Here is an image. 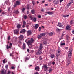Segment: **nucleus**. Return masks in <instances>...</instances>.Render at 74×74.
Here are the masks:
<instances>
[{"mask_svg":"<svg viewBox=\"0 0 74 74\" xmlns=\"http://www.w3.org/2000/svg\"><path fill=\"white\" fill-rule=\"evenodd\" d=\"M43 47L42 46V45L40 44V46L38 50V51L36 53V54L37 55H39L40 54H41V53H42V48Z\"/></svg>","mask_w":74,"mask_h":74,"instance_id":"1","label":"nucleus"},{"mask_svg":"<svg viewBox=\"0 0 74 74\" xmlns=\"http://www.w3.org/2000/svg\"><path fill=\"white\" fill-rule=\"evenodd\" d=\"M34 41V40L33 38H31L30 40H29L27 42V44L28 45V46L29 48H31L32 47V43Z\"/></svg>","mask_w":74,"mask_h":74,"instance_id":"2","label":"nucleus"},{"mask_svg":"<svg viewBox=\"0 0 74 74\" xmlns=\"http://www.w3.org/2000/svg\"><path fill=\"white\" fill-rule=\"evenodd\" d=\"M73 51V49L72 48H70L69 51H68V56L69 58H70L72 56V51Z\"/></svg>","mask_w":74,"mask_h":74,"instance_id":"3","label":"nucleus"},{"mask_svg":"<svg viewBox=\"0 0 74 74\" xmlns=\"http://www.w3.org/2000/svg\"><path fill=\"white\" fill-rule=\"evenodd\" d=\"M17 27L18 28V30H17L16 29L14 31V33L15 34H17V33H18V32H19V29H19L20 27H21V25L19 24H18L17 25Z\"/></svg>","mask_w":74,"mask_h":74,"instance_id":"4","label":"nucleus"},{"mask_svg":"<svg viewBox=\"0 0 74 74\" xmlns=\"http://www.w3.org/2000/svg\"><path fill=\"white\" fill-rule=\"evenodd\" d=\"M30 18L31 19V20H33V21H34V22H36V21L37 20V19L36 17H34L33 18L32 17V16H30Z\"/></svg>","mask_w":74,"mask_h":74,"instance_id":"5","label":"nucleus"},{"mask_svg":"<svg viewBox=\"0 0 74 74\" xmlns=\"http://www.w3.org/2000/svg\"><path fill=\"white\" fill-rule=\"evenodd\" d=\"M1 74H6V71L4 70H2L0 71Z\"/></svg>","mask_w":74,"mask_h":74,"instance_id":"6","label":"nucleus"},{"mask_svg":"<svg viewBox=\"0 0 74 74\" xmlns=\"http://www.w3.org/2000/svg\"><path fill=\"white\" fill-rule=\"evenodd\" d=\"M53 3L55 4H56L59 3V1H58V0H54L53 1Z\"/></svg>","mask_w":74,"mask_h":74,"instance_id":"7","label":"nucleus"},{"mask_svg":"<svg viewBox=\"0 0 74 74\" xmlns=\"http://www.w3.org/2000/svg\"><path fill=\"white\" fill-rule=\"evenodd\" d=\"M57 26H59L60 27H63V25H62V24L59 22L58 23V24L57 25Z\"/></svg>","mask_w":74,"mask_h":74,"instance_id":"8","label":"nucleus"},{"mask_svg":"<svg viewBox=\"0 0 74 74\" xmlns=\"http://www.w3.org/2000/svg\"><path fill=\"white\" fill-rule=\"evenodd\" d=\"M61 53V51H60V50L59 49L58 51V53H57L56 55L57 56H58V55H59L60 53Z\"/></svg>","mask_w":74,"mask_h":74,"instance_id":"9","label":"nucleus"},{"mask_svg":"<svg viewBox=\"0 0 74 74\" xmlns=\"http://www.w3.org/2000/svg\"><path fill=\"white\" fill-rule=\"evenodd\" d=\"M40 68L39 66H36L35 68V70L36 71H39L40 70Z\"/></svg>","mask_w":74,"mask_h":74,"instance_id":"10","label":"nucleus"},{"mask_svg":"<svg viewBox=\"0 0 74 74\" xmlns=\"http://www.w3.org/2000/svg\"><path fill=\"white\" fill-rule=\"evenodd\" d=\"M26 25V21H24L23 22V25L22 26L23 27H25V25Z\"/></svg>","mask_w":74,"mask_h":74,"instance_id":"11","label":"nucleus"},{"mask_svg":"<svg viewBox=\"0 0 74 74\" xmlns=\"http://www.w3.org/2000/svg\"><path fill=\"white\" fill-rule=\"evenodd\" d=\"M47 13L48 14V15H52V14H53V12L49 11L47 12Z\"/></svg>","mask_w":74,"mask_h":74,"instance_id":"12","label":"nucleus"},{"mask_svg":"<svg viewBox=\"0 0 74 74\" xmlns=\"http://www.w3.org/2000/svg\"><path fill=\"white\" fill-rule=\"evenodd\" d=\"M39 27V25L38 24H36L35 25V29H37L38 27Z\"/></svg>","mask_w":74,"mask_h":74,"instance_id":"13","label":"nucleus"},{"mask_svg":"<svg viewBox=\"0 0 74 74\" xmlns=\"http://www.w3.org/2000/svg\"><path fill=\"white\" fill-rule=\"evenodd\" d=\"M31 34V31H28L27 32V35L28 36L30 35Z\"/></svg>","mask_w":74,"mask_h":74,"instance_id":"14","label":"nucleus"},{"mask_svg":"<svg viewBox=\"0 0 74 74\" xmlns=\"http://www.w3.org/2000/svg\"><path fill=\"white\" fill-rule=\"evenodd\" d=\"M26 48V45L25 43L23 44V49H25Z\"/></svg>","mask_w":74,"mask_h":74,"instance_id":"15","label":"nucleus"},{"mask_svg":"<svg viewBox=\"0 0 74 74\" xmlns=\"http://www.w3.org/2000/svg\"><path fill=\"white\" fill-rule=\"evenodd\" d=\"M48 67H47V65H44L43 66V69H48Z\"/></svg>","mask_w":74,"mask_h":74,"instance_id":"16","label":"nucleus"},{"mask_svg":"<svg viewBox=\"0 0 74 74\" xmlns=\"http://www.w3.org/2000/svg\"><path fill=\"white\" fill-rule=\"evenodd\" d=\"M70 28V26H67L66 27V30H69V29Z\"/></svg>","mask_w":74,"mask_h":74,"instance_id":"17","label":"nucleus"},{"mask_svg":"<svg viewBox=\"0 0 74 74\" xmlns=\"http://www.w3.org/2000/svg\"><path fill=\"white\" fill-rule=\"evenodd\" d=\"M14 13H15V14H18L19 11L18 10L14 11Z\"/></svg>","mask_w":74,"mask_h":74,"instance_id":"18","label":"nucleus"},{"mask_svg":"<svg viewBox=\"0 0 74 74\" xmlns=\"http://www.w3.org/2000/svg\"><path fill=\"white\" fill-rule=\"evenodd\" d=\"M40 36H42H42H45V33H42L41 34H40Z\"/></svg>","mask_w":74,"mask_h":74,"instance_id":"19","label":"nucleus"},{"mask_svg":"<svg viewBox=\"0 0 74 74\" xmlns=\"http://www.w3.org/2000/svg\"><path fill=\"white\" fill-rule=\"evenodd\" d=\"M25 29H23L20 31L21 33H25Z\"/></svg>","mask_w":74,"mask_h":74,"instance_id":"20","label":"nucleus"},{"mask_svg":"<svg viewBox=\"0 0 74 74\" xmlns=\"http://www.w3.org/2000/svg\"><path fill=\"white\" fill-rule=\"evenodd\" d=\"M71 3H72V2H71V1H70V3H68V6H70L71 4Z\"/></svg>","mask_w":74,"mask_h":74,"instance_id":"21","label":"nucleus"},{"mask_svg":"<svg viewBox=\"0 0 74 74\" xmlns=\"http://www.w3.org/2000/svg\"><path fill=\"white\" fill-rule=\"evenodd\" d=\"M48 42V41H46V40H45L44 41V42L43 43L44 44V45H46V44Z\"/></svg>","mask_w":74,"mask_h":74,"instance_id":"22","label":"nucleus"},{"mask_svg":"<svg viewBox=\"0 0 74 74\" xmlns=\"http://www.w3.org/2000/svg\"><path fill=\"white\" fill-rule=\"evenodd\" d=\"M49 34L50 36H53V32H51L49 33Z\"/></svg>","mask_w":74,"mask_h":74,"instance_id":"23","label":"nucleus"},{"mask_svg":"<svg viewBox=\"0 0 74 74\" xmlns=\"http://www.w3.org/2000/svg\"><path fill=\"white\" fill-rule=\"evenodd\" d=\"M20 1H17L16 2L17 5H20Z\"/></svg>","mask_w":74,"mask_h":74,"instance_id":"24","label":"nucleus"},{"mask_svg":"<svg viewBox=\"0 0 74 74\" xmlns=\"http://www.w3.org/2000/svg\"><path fill=\"white\" fill-rule=\"evenodd\" d=\"M23 38V36L22 35H21L19 37V39H21L20 38Z\"/></svg>","mask_w":74,"mask_h":74,"instance_id":"25","label":"nucleus"},{"mask_svg":"<svg viewBox=\"0 0 74 74\" xmlns=\"http://www.w3.org/2000/svg\"><path fill=\"white\" fill-rule=\"evenodd\" d=\"M62 34H63V35H65V34H66V32L65 31H63L62 32Z\"/></svg>","mask_w":74,"mask_h":74,"instance_id":"26","label":"nucleus"},{"mask_svg":"<svg viewBox=\"0 0 74 74\" xmlns=\"http://www.w3.org/2000/svg\"><path fill=\"white\" fill-rule=\"evenodd\" d=\"M69 15H64L63 16V17H64V18L69 17Z\"/></svg>","mask_w":74,"mask_h":74,"instance_id":"27","label":"nucleus"},{"mask_svg":"<svg viewBox=\"0 0 74 74\" xmlns=\"http://www.w3.org/2000/svg\"><path fill=\"white\" fill-rule=\"evenodd\" d=\"M60 45H65V43H63L62 42H61L60 43Z\"/></svg>","mask_w":74,"mask_h":74,"instance_id":"28","label":"nucleus"},{"mask_svg":"<svg viewBox=\"0 0 74 74\" xmlns=\"http://www.w3.org/2000/svg\"><path fill=\"white\" fill-rule=\"evenodd\" d=\"M73 23H74V21H73V20H72L71 21V22H70L71 25H72L73 24Z\"/></svg>","mask_w":74,"mask_h":74,"instance_id":"29","label":"nucleus"},{"mask_svg":"<svg viewBox=\"0 0 74 74\" xmlns=\"http://www.w3.org/2000/svg\"><path fill=\"white\" fill-rule=\"evenodd\" d=\"M66 38H67V40H70V37L69 36H66Z\"/></svg>","mask_w":74,"mask_h":74,"instance_id":"30","label":"nucleus"},{"mask_svg":"<svg viewBox=\"0 0 74 74\" xmlns=\"http://www.w3.org/2000/svg\"><path fill=\"white\" fill-rule=\"evenodd\" d=\"M11 46H8V45H7V46L6 47L7 49H8L9 48H11Z\"/></svg>","mask_w":74,"mask_h":74,"instance_id":"31","label":"nucleus"},{"mask_svg":"<svg viewBox=\"0 0 74 74\" xmlns=\"http://www.w3.org/2000/svg\"><path fill=\"white\" fill-rule=\"evenodd\" d=\"M31 11L32 12V14H34V12H35V11H34V10H32Z\"/></svg>","mask_w":74,"mask_h":74,"instance_id":"32","label":"nucleus"},{"mask_svg":"<svg viewBox=\"0 0 74 74\" xmlns=\"http://www.w3.org/2000/svg\"><path fill=\"white\" fill-rule=\"evenodd\" d=\"M38 38H39V39H40V38H42V36H41V35H39L38 36Z\"/></svg>","mask_w":74,"mask_h":74,"instance_id":"33","label":"nucleus"},{"mask_svg":"<svg viewBox=\"0 0 74 74\" xmlns=\"http://www.w3.org/2000/svg\"><path fill=\"white\" fill-rule=\"evenodd\" d=\"M54 57H55V56L54 55L52 54L51 56V58H54Z\"/></svg>","mask_w":74,"mask_h":74,"instance_id":"34","label":"nucleus"},{"mask_svg":"<svg viewBox=\"0 0 74 74\" xmlns=\"http://www.w3.org/2000/svg\"><path fill=\"white\" fill-rule=\"evenodd\" d=\"M25 8H24L22 9V12H24V11H25Z\"/></svg>","mask_w":74,"mask_h":74,"instance_id":"35","label":"nucleus"},{"mask_svg":"<svg viewBox=\"0 0 74 74\" xmlns=\"http://www.w3.org/2000/svg\"><path fill=\"white\" fill-rule=\"evenodd\" d=\"M52 69H50L49 70V73H51V72H52Z\"/></svg>","mask_w":74,"mask_h":74,"instance_id":"36","label":"nucleus"},{"mask_svg":"<svg viewBox=\"0 0 74 74\" xmlns=\"http://www.w3.org/2000/svg\"><path fill=\"white\" fill-rule=\"evenodd\" d=\"M24 18L25 19H26V18H27V16H26V15H25L24 16Z\"/></svg>","mask_w":74,"mask_h":74,"instance_id":"37","label":"nucleus"},{"mask_svg":"<svg viewBox=\"0 0 74 74\" xmlns=\"http://www.w3.org/2000/svg\"><path fill=\"white\" fill-rule=\"evenodd\" d=\"M8 65H6L5 66V67L6 69H8Z\"/></svg>","mask_w":74,"mask_h":74,"instance_id":"38","label":"nucleus"},{"mask_svg":"<svg viewBox=\"0 0 74 74\" xmlns=\"http://www.w3.org/2000/svg\"><path fill=\"white\" fill-rule=\"evenodd\" d=\"M69 74H74V73L72 72H70L69 73Z\"/></svg>","mask_w":74,"mask_h":74,"instance_id":"39","label":"nucleus"},{"mask_svg":"<svg viewBox=\"0 0 74 74\" xmlns=\"http://www.w3.org/2000/svg\"><path fill=\"white\" fill-rule=\"evenodd\" d=\"M38 17L39 18H41V15H39L38 16Z\"/></svg>","mask_w":74,"mask_h":74,"instance_id":"40","label":"nucleus"},{"mask_svg":"<svg viewBox=\"0 0 74 74\" xmlns=\"http://www.w3.org/2000/svg\"><path fill=\"white\" fill-rule=\"evenodd\" d=\"M11 69H12L14 70V69H15V67H14V66H12L11 67Z\"/></svg>","mask_w":74,"mask_h":74,"instance_id":"41","label":"nucleus"},{"mask_svg":"<svg viewBox=\"0 0 74 74\" xmlns=\"http://www.w3.org/2000/svg\"><path fill=\"white\" fill-rule=\"evenodd\" d=\"M34 74H39V73H38V72H36L34 73Z\"/></svg>","mask_w":74,"mask_h":74,"instance_id":"42","label":"nucleus"},{"mask_svg":"<svg viewBox=\"0 0 74 74\" xmlns=\"http://www.w3.org/2000/svg\"><path fill=\"white\" fill-rule=\"evenodd\" d=\"M32 4L33 5H34V4H35V2H34V1H32Z\"/></svg>","mask_w":74,"mask_h":74,"instance_id":"43","label":"nucleus"},{"mask_svg":"<svg viewBox=\"0 0 74 74\" xmlns=\"http://www.w3.org/2000/svg\"><path fill=\"white\" fill-rule=\"evenodd\" d=\"M5 59H4L3 60V63H5Z\"/></svg>","mask_w":74,"mask_h":74,"instance_id":"44","label":"nucleus"},{"mask_svg":"<svg viewBox=\"0 0 74 74\" xmlns=\"http://www.w3.org/2000/svg\"><path fill=\"white\" fill-rule=\"evenodd\" d=\"M63 1V0H60V3H62Z\"/></svg>","mask_w":74,"mask_h":74,"instance_id":"45","label":"nucleus"},{"mask_svg":"<svg viewBox=\"0 0 74 74\" xmlns=\"http://www.w3.org/2000/svg\"><path fill=\"white\" fill-rule=\"evenodd\" d=\"M62 39H63V37H61L60 38V40H62Z\"/></svg>","mask_w":74,"mask_h":74,"instance_id":"46","label":"nucleus"},{"mask_svg":"<svg viewBox=\"0 0 74 74\" xmlns=\"http://www.w3.org/2000/svg\"><path fill=\"white\" fill-rule=\"evenodd\" d=\"M52 0H48V1L49 2H51V1H52Z\"/></svg>","mask_w":74,"mask_h":74,"instance_id":"47","label":"nucleus"},{"mask_svg":"<svg viewBox=\"0 0 74 74\" xmlns=\"http://www.w3.org/2000/svg\"><path fill=\"white\" fill-rule=\"evenodd\" d=\"M26 8H27L28 9H29V5L27 6Z\"/></svg>","mask_w":74,"mask_h":74,"instance_id":"48","label":"nucleus"},{"mask_svg":"<svg viewBox=\"0 0 74 74\" xmlns=\"http://www.w3.org/2000/svg\"><path fill=\"white\" fill-rule=\"evenodd\" d=\"M10 71H8L7 74H10Z\"/></svg>","mask_w":74,"mask_h":74,"instance_id":"49","label":"nucleus"},{"mask_svg":"<svg viewBox=\"0 0 74 74\" xmlns=\"http://www.w3.org/2000/svg\"><path fill=\"white\" fill-rule=\"evenodd\" d=\"M41 27H39V31H41Z\"/></svg>","mask_w":74,"mask_h":74,"instance_id":"50","label":"nucleus"},{"mask_svg":"<svg viewBox=\"0 0 74 74\" xmlns=\"http://www.w3.org/2000/svg\"><path fill=\"white\" fill-rule=\"evenodd\" d=\"M41 11H42V12H44V10L43 9H42L41 10Z\"/></svg>","mask_w":74,"mask_h":74,"instance_id":"51","label":"nucleus"},{"mask_svg":"<svg viewBox=\"0 0 74 74\" xmlns=\"http://www.w3.org/2000/svg\"><path fill=\"white\" fill-rule=\"evenodd\" d=\"M65 49H66V50H67V49H68V47H65Z\"/></svg>","mask_w":74,"mask_h":74,"instance_id":"52","label":"nucleus"},{"mask_svg":"<svg viewBox=\"0 0 74 74\" xmlns=\"http://www.w3.org/2000/svg\"><path fill=\"white\" fill-rule=\"evenodd\" d=\"M8 40H10V36H9V37H8Z\"/></svg>","mask_w":74,"mask_h":74,"instance_id":"53","label":"nucleus"},{"mask_svg":"<svg viewBox=\"0 0 74 74\" xmlns=\"http://www.w3.org/2000/svg\"><path fill=\"white\" fill-rule=\"evenodd\" d=\"M27 51L28 52H29V49H27Z\"/></svg>","mask_w":74,"mask_h":74,"instance_id":"54","label":"nucleus"},{"mask_svg":"<svg viewBox=\"0 0 74 74\" xmlns=\"http://www.w3.org/2000/svg\"><path fill=\"white\" fill-rule=\"evenodd\" d=\"M45 6H48V4H46L45 5Z\"/></svg>","mask_w":74,"mask_h":74,"instance_id":"55","label":"nucleus"},{"mask_svg":"<svg viewBox=\"0 0 74 74\" xmlns=\"http://www.w3.org/2000/svg\"><path fill=\"white\" fill-rule=\"evenodd\" d=\"M52 64L53 65H54V64H55V62H53L52 63Z\"/></svg>","mask_w":74,"mask_h":74,"instance_id":"56","label":"nucleus"},{"mask_svg":"<svg viewBox=\"0 0 74 74\" xmlns=\"http://www.w3.org/2000/svg\"><path fill=\"white\" fill-rule=\"evenodd\" d=\"M57 31H59V30H60V29H57Z\"/></svg>","mask_w":74,"mask_h":74,"instance_id":"57","label":"nucleus"},{"mask_svg":"<svg viewBox=\"0 0 74 74\" xmlns=\"http://www.w3.org/2000/svg\"><path fill=\"white\" fill-rule=\"evenodd\" d=\"M10 45L11 46V45H12V43H10Z\"/></svg>","mask_w":74,"mask_h":74,"instance_id":"58","label":"nucleus"},{"mask_svg":"<svg viewBox=\"0 0 74 74\" xmlns=\"http://www.w3.org/2000/svg\"><path fill=\"white\" fill-rule=\"evenodd\" d=\"M26 60H29V58H26Z\"/></svg>","mask_w":74,"mask_h":74,"instance_id":"59","label":"nucleus"},{"mask_svg":"<svg viewBox=\"0 0 74 74\" xmlns=\"http://www.w3.org/2000/svg\"><path fill=\"white\" fill-rule=\"evenodd\" d=\"M42 3H44L45 2V1H42Z\"/></svg>","mask_w":74,"mask_h":74,"instance_id":"60","label":"nucleus"},{"mask_svg":"<svg viewBox=\"0 0 74 74\" xmlns=\"http://www.w3.org/2000/svg\"><path fill=\"white\" fill-rule=\"evenodd\" d=\"M72 33H73V34H74V30L73 31Z\"/></svg>","mask_w":74,"mask_h":74,"instance_id":"61","label":"nucleus"},{"mask_svg":"<svg viewBox=\"0 0 74 74\" xmlns=\"http://www.w3.org/2000/svg\"><path fill=\"white\" fill-rule=\"evenodd\" d=\"M51 9L52 10H53V8H52Z\"/></svg>","mask_w":74,"mask_h":74,"instance_id":"62","label":"nucleus"},{"mask_svg":"<svg viewBox=\"0 0 74 74\" xmlns=\"http://www.w3.org/2000/svg\"><path fill=\"white\" fill-rule=\"evenodd\" d=\"M28 27H29V25H27L26 26V27H27V28Z\"/></svg>","mask_w":74,"mask_h":74,"instance_id":"63","label":"nucleus"},{"mask_svg":"<svg viewBox=\"0 0 74 74\" xmlns=\"http://www.w3.org/2000/svg\"><path fill=\"white\" fill-rule=\"evenodd\" d=\"M2 11V10L1 9L0 10V12H1Z\"/></svg>","mask_w":74,"mask_h":74,"instance_id":"64","label":"nucleus"}]
</instances>
